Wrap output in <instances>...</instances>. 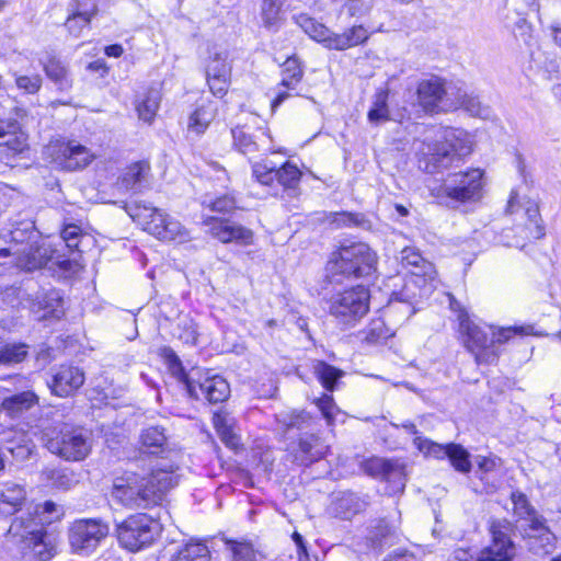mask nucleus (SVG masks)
<instances>
[{"label":"nucleus","instance_id":"obj_30","mask_svg":"<svg viewBox=\"0 0 561 561\" xmlns=\"http://www.w3.org/2000/svg\"><path fill=\"white\" fill-rule=\"evenodd\" d=\"M150 165L146 161H138L129 165L121 178V185L126 191H140L148 182Z\"/></svg>","mask_w":561,"mask_h":561},{"label":"nucleus","instance_id":"obj_19","mask_svg":"<svg viewBox=\"0 0 561 561\" xmlns=\"http://www.w3.org/2000/svg\"><path fill=\"white\" fill-rule=\"evenodd\" d=\"M400 517L397 514L388 518L371 520L368 527L367 540L374 549L382 550L396 545L400 539Z\"/></svg>","mask_w":561,"mask_h":561},{"label":"nucleus","instance_id":"obj_42","mask_svg":"<svg viewBox=\"0 0 561 561\" xmlns=\"http://www.w3.org/2000/svg\"><path fill=\"white\" fill-rule=\"evenodd\" d=\"M225 545L231 554L232 561H254L256 558V551L248 540L226 539Z\"/></svg>","mask_w":561,"mask_h":561},{"label":"nucleus","instance_id":"obj_7","mask_svg":"<svg viewBox=\"0 0 561 561\" xmlns=\"http://www.w3.org/2000/svg\"><path fill=\"white\" fill-rule=\"evenodd\" d=\"M483 171L471 169L448 174L439 185L431 188V194L439 204L456 206L459 203L474 202L481 197Z\"/></svg>","mask_w":561,"mask_h":561},{"label":"nucleus","instance_id":"obj_56","mask_svg":"<svg viewBox=\"0 0 561 561\" xmlns=\"http://www.w3.org/2000/svg\"><path fill=\"white\" fill-rule=\"evenodd\" d=\"M316 404L321 411L323 417L327 420L328 425H332L335 421L336 414L340 412L333 397L325 393L316 400Z\"/></svg>","mask_w":561,"mask_h":561},{"label":"nucleus","instance_id":"obj_18","mask_svg":"<svg viewBox=\"0 0 561 561\" xmlns=\"http://www.w3.org/2000/svg\"><path fill=\"white\" fill-rule=\"evenodd\" d=\"M455 91L456 87H446L440 78L433 77L419 83L417 96L426 111H434L437 107L449 110L447 103L451 102Z\"/></svg>","mask_w":561,"mask_h":561},{"label":"nucleus","instance_id":"obj_64","mask_svg":"<svg viewBox=\"0 0 561 561\" xmlns=\"http://www.w3.org/2000/svg\"><path fill=\"white\" fill-rule=\"evenodd\" d=\"M291 537L296 545V552H297L296 561H313L308 553L304 537L297 531H295ZM279 561H285V560L280 559ZM314 561H317V558H314Z\"/></svg>","mask_w":561,"mask_h":561},{"label":"nucleus","instance_id":"obj_50","mask_svg":"<svg viewBox=\"0 0 561 561\" xmlns=\"http://www.w3.org/2000/svg\"><path fill=\"white\" fill-rule=\"evenodd\" d=\"M414 445L421 453H424L425 455L432 456L436 459H445L449 453V444H437L422 436L414 437Z\"/></svg>","mask_w":561,"mask_h":561},{"label":"nucleus","instance_id":"obj_52","mask_svg":"<svg viewBox=\"0 0 561 561\" xmlns=\"http://www.w3.org/2000/svg\"><path fill=\"white\" fill-rule=\"evenodd\" d=\"M276 181L284 187H295L301 176L300 170L293 163L286 162L276 169Z\"/></svg>","mask_w":561,"mask_h":561},{"label":"nucleus","instance_id":"obj_47","mask_svg":"<svg viewBox=\"0 0 561 561\" xmlns=\"http://www.w3.org/2000/svg\"><path fill=\"white\" fill-rule=\"evenodd\" d=\"M330 222L335 228L341 227H363L366 228L369 226L368 220L365 218L363 214L357 213H333L330 215Z\"/></svg>","mask_w":561,"mask_h":561},{"label":"nucleus","instance_id":"obj_57","mask_svg":"<svg viewBox=\"0 0 561 561\" xmlns=\"http://www.w3.org/2000/svg\"><path fill=\"white\" fill-rule=\"evenodd\" d=\"M526 215L529 221L528 230L529 237L533 239H540L545 236V228L541 225L539 208L537 205H531L526 209Z\"/></svg>","mask_w":561,"mask_h":561},{"label":"nucleus","instance_id":"obj_43","mask_svg":"<svg viewBox=\"0 0 561 561\" xmlns=\"http://www.w3.org/2000/svg\"><path fill=\"white\" fill-rule=\"evenodd\" d=\"M26 137L24 134L11 131L3 141H0V159H10L26 148Z\"/></svg>","mask_w":561,"mask_h":561},{"label":"nucleus","instance_id":"obj_16","mask_svg":"<svg viewBox=\"0 0 561 561\" xmlns=\"http://www.w3.org/2000/svg\"><path fill=\"white\" fill-rule=\"evenodd\" d=\"M194 375H198V377L187 383L190 397L216 404L224 402L230 396L229 383L222 377L208 374L202 376L199 371Z\"/></svg>","mask_w":561,"mask_h":561},{"label":"nucleus","instance_id":"obj_27","mask_svg":"<svg viewBox=\"0 0 561 561\" xmlns=\"http://www.w3.org/2000/svg\"><path fill=\"white\" fill-rule=\"evenodd\" d=\"M368 37V31L363 25H355L342 34L332 32L331 39L328 42V48L344 50L365 43Z\"/></svg>","mask_w":561,"mask_h":561},{"label":"nucleus","instance_id":"obj_40","mask_svg":"<svg viewBox=\"0 0 561 561\" xmlns=\"http://www.w3.org/2000/svg\"><path fill=\"white\" fill-rule=\"evenodd\" d=\"M28 346L25 343L0 344V367H10L25 360Z\"/></svg>","mask_w":561,"mask_h":561},{"label":"nucleus","instance_id":"obj_3","mask_svg":"<svg viewBox=\"0 0 561 561\" xmlns=\"http://www.w3.org/2000/svg\"><path fill=\"white\" fill-rule=\"evenodd\" d=\"M7 542L27 561H46L54 554V546L37 511L24 512L12 520Z\"/></svg>","mask_w":561,"mask_h":561},{"label":"nucleus","instance_id":"obj_60","mask_svg":"<svg viewBox=\"0 0 561 561\" xmlns=\"http://www.w3.org/2000/svg\"><path fill=\"white\" fill-rule=\"evenodd\" d=\"M36 511L44 525L50 524L55 518H59L62 515V510L51 501H46L43 505L36 506L34 512Z\"/></svg>","mask_w":561,"mask_h":561},{"label":"nucleus","instance_id":"obj_59","mask_svg":"<svg viewBox=\"0 0 561 561\" xmlns=\"http://www.w3.org/2000/svg\"><path fill=\"white\" fill-rule=\"evenodd\" d=\"M43 79L39 75L33 76H15V84L20 90L34 94L39 91Z\"/></svg>","mask_w":561,"mask_h":561},{"label":"nucleus","instance_id":"obj_61","mask_svg":"<svg viewBox=\"0 0 561 561\" xmlns=\"http://www.w3.org/2000/svg\"><path fill=\"white\" fill-rule=\"evenodd\" d=\"M81 237V229L76 225H68L61 231V239L64 240L66 248L72 252L73 250H79Z\"/></svg>","mask_w":561,"mask_h":561},{"label":"nucleus","instance_id":"obj_37","mask_svg":"<svg viewBox=\"0 0 561 561\" xmlns=\"http://www.w3.org/2000/svg\"><path fill=\"white\" fill-rule=\"evenodd\" d=\"M286 0H263L261 5V19L263 26L276 32L283 21V7Z\"/></svg>","mask_w":561,"mask_h":561},{"label":"nucleus","instance_id":"obj_13","mask_svg":"<svg viewBox=\"0 0 561 561\" xmlns=\"http://www.w3.org/2000/svg\"><path fill=\"white\" fill-rule=\"evenodd\" d=\"M108 527L98 519L76 520L69 529V543L78 553L93 552L107 536Z\"/></svg>","mask_w":561,"mask_h":561},{"label":"nucleus","instance_id":"obj_51","mask_svg":"<svg viewBox=\"0 0 561 561\" xmlns=\"http://www.w3.org/2000/svg\"><path fill=\"white\" fill-rule=\"evenodd\" d=\"M387 92L376 94L374 106L368 112V121L373 124H379L389 119V110L387 105Z\"/></svg>","mask_w":561,"mask_h":561},{"label":"nucleus","instance_id":"obj_8","mask_svg":"<svg viewBox=\"0 0 561 561\" xmlns=\"http://www.w3.org/2000/svg\"><path fill=\"white\" fill-rule=\"evenodd\" d=\"M376 253L366 243L354 242L333 252L327 270L332 276L365 277L376 271Z\"/></svg>","mask_w":561,"mask_h":561},{"label":"nucleus","instance_id":"obj_15","mask_svg":"<svg viewBox=\"0 0 561 561\" xmlns=\"http://www.w3.org/2000/svg\"><path fill=\"white\" fill-rule=\"evenodd\" d=\"M203 225L207 227L206 232L221 243H236L250 245L253 243V231L241 224L228 218L206 217Z\"/></svg>","mask_w":561,"mask_h":561},{"label":"nucleus","instance_id":"obj_1","mask_svg":"<svg viewBox=\"0 0 561 561\" xmlns=\"http://www.w3.org/2000/svg\"><path fill=\"white\" fill-rule=\"evenodd\" d=\"M178 483V476L163 469L152 470L146 476L125 471L113 479L110 497L116 505L129 510L149 508L160 504Z\"/></svg>","mask_w":561,"mask_h":561},{"label":"nucleus","instance_id":"obj_24","mask_svg":"<svg viewBox=\"0 0 561 561\" xmlns=\"http://www.w3.org/2000/svg\"><path fill=\"white\" fill-rule=\"evenodd\" d=\"M401 262L404 266H411V274L415 278H422L423 283L433 282L436 278V270L433 263L426 261L419 251L405 248L401 252Z\"/></svg>","mask_w":561,"mask_h":561},{"label":"nucleus","instance_id":"obj_5","mask_svg":"<svg viewBox=\"0 0 561 561\" xmlns=\"http://www.w3.org/2000/svg\"><path fill=\"white\" fill-rule=\"evenodd\" d=\"M460 318V328L467 334V346L474 353L478 364H492L499 358V350L495 344L508 341L513 334L529 335L533 327H508L494 330L492 327L485 329L473 324L468 319Z\"/></svg>","mask_w":561,"mask_h":561},{"label":"nucleus","instance_id":"obj_21","mask_svg":"<svg viewBox=\"0 0 561 561\" xmlns=\"http://www.w3.org/2000/svg\"><path fill=\"white\" fill-rule=\"evenodd\" d=\"M95 159V154L89 148L76 140H69L59 145L55 161L64 170L77 171L85 168Z\"/></svg>","mask_w":561,"mask_h":561},{"label":"nucleus","instance_id":"obj_31","mask_svg":"<svg viewBox=\"0 0 561 561\" xmlns=\"http://www.w3.org/2000/svg\"><path fill=\"white\" fill-rule=\"evenodd\" d=\"M295 23L313 41L321 43L328 48V42L331 39L332 32L322 23L311 18L307 13H300L294 16Z\"/></svg>","mask_w":561,"mask_h":561},{"label":"nucleus","instance_id":"obj_63","mask_svg":"<svg viewBox=\"0 0 561 561\" xmlns=\"http://www.w3.org/2000/svg\"><path fill=\"white\" fill-rule=\"evenodd\" d=\"M179 329L181 330L179 333L180 340L185 344H196L198 334L196 324L193 321H183V323L179 325Z\"/></svg>","mask_w":561,"mask_h":561},{"label":"nucleus","instance_id":"obj_4","mask_svg":"<svg viewBox=\"0 0 561 561\" xmlns=\"http://www.w3.org/2000/svg\"><path fill=\"white\" fill-rule=\"evenodd\" d=\"M514 515L517 517V527L527 539L528 549L538 556L552 552L556 536L546 525V520L530 505L527 496L514 491L511 494Z\"/></svg>","mask_w":561,"mask_h":561},{"label":"nucleus","instance_id":"obj_36","mask_svg":"<svg viewBox=\"0 0 561 561\" xmlns=\"http://www.w3.org/2000/svg\"><path fill=\"white\" fill-rule=\"evenodd\" d=\"M167 434L162 426L151 425L144 428L140 433V443L150 454H159L164 450L167 445Z\"/></svg>","mask_w":561,"mask_h":561},{"label":"nucleus","instance_id":"obj_45","mask_svg":"<svg viewBox=\"0 0 561 561\" xmlns=\"http://www.w3.org/2000/svg\"><path fill=\"white\" fill-rule=\"evenodd\" d=\"M233 144L243 154H252L259 150V145L252 134L244 127H234L231 129Z\"/></svg>","mask_w":561,"mask_h":561},{"label":"nucleus","instance_id":"obj_58","mask_svg":"<svg viewBox=\"0 0 561 561\" xmlns=\"http://www.w3.org/2000/svg\"><path fill=\"white\" fill-rule=\"evenodd\" d=\"M276 169L277 168L271 162L255 163L252 167L253 175L264 185H270L276 181Z\"/></svg>","mask_w":561,"mask_h":561},{"label":"nucleus","instance_id":"obj_11","mask_svg":"<svg viewBox=\"0 0 561 561\" xmlns=\"http://www.w3.org/2000/svg\"><path fill=\"white\" fill-rule=\"evenodd\" d=\"M159 534L160 524L146 514L131 515L117 528L119 543L131 552L151 546Z\"/></svg>","mask_w":561,"mask_h":561},{"label":"nucleus","instance_id":"obj_38","mask_svg":"<svg viewBox=\"0 0 561 561\" xmlns=\"http://www.w3.org/2000/svg\"><path fill=\"white\" fill-rule=\"evenodd\" d=\"M208 547L202 541H190L173 553L169 561H210Z\"/></svg>","mask_w":561,"mask_h":561},{"label":"nucleus","instance_id":"obj_28","mask_svg":"<svg viewBox=\"0 0 561 561\" xmlns=\"http://www.w3.org/2000/svg\"><path fill=\"white\" fill-rule=\"evenodd\" d=\"M447 104L449 110L461 107L472 116L483 118L489 116V107L483 106L478 96L473 95L472 93H468L467 90L462 88L456 87L453 100Z\"/></svg>","mask_w":561,"mask_h":561},{"label":"nucleus","instance_id":"obj_34","mask_svg":"<svg viewBox=\"0 0 561 561\" xmlns=\"http://www.w3.org/2000/svg\"><path fill=\"white\" fill-rule=\"evenodd\" d=\"M98 7L95 2H92L89 7H83L81 3H77L72 13L66 20V27L69 33L73 36H79L82 28L88 26L91 19L96 14Z\"/></svg>","mask_w":561,"mask_h":561},{"label":"nucleus","instance_id":"obj_29","mask_svg":"<svg viewBox=\"0 0 561 561\" xmlns=\"http://www.w3.org/2000/svg\"><path fill=\"white\" fill-rule=\"evenodd\" d=\"M47 78L53 81L61 91H67L72 85V80L68 67L56 56H48L41 60Z\"/></svg>","mask_w":561,"mask_h":561},{"label":"nucleus","instance_id":"obj_49","mask_svg":"<svg viewBox=\"0 0 561 561\" xmlns=\"http://www.w3.org/2000/svg\"><path fill=\"white\" fill-rule=\"evenodd\" d=\"M160 94L156 90H151L147 93L145 99L137 105L139 117L150 123L159 108Z\"/></svg>","mask_w":561,"mask_h":561},{"label":"nucleus","instance_id":"obj_44","mask_svg":"<svg viewBox=\"0 0 561 561\" xmlns=\"http://www.w3.org/2000/svg\"><path fill=\"white\" fill-rule=\"evenodd\" d=\"M280 85L291 90L301 81L304 71L296 57H289L283 65Z\"/></svg>","mask_w":561,"mask_h":561},{"label":"nucleus","instance_id":"obj_32","mask_svg":"<svg viewBox=\"0 0 561 561\" xmlns=\"http://www.w3.org/2000/svg\"><path fill=\"white\" fill-rule=\"evenodd\" d=\"M276 421L285 432L313 428V419L306 411L284 410L276 414Z\"/></svg>","mask_w":561,"mask_h":561},{"label":"nucleus","instance_id":"obj_14","mask_svg":"<svg viewBox=\"0 0 561 561\" xmlns=\"http://www.w3.org/2000/svg\"><path fill=\"white\" fill-rule=\"evenodd\" d=\"M510 529L507 520H493L490 525L492 543L478 553L477 561H511L515 546L508 536Z\"/></svg>","mask_w":561,"mask_h":561},{"label":"nucleus","instance_id":"obj_25","mask_svg":"<svg viewBox=\"0 0 561 561\" xmlns=\"http://www.w3.org/2000/svg\"><path fill=\"white\" fill-rule=\"evenodd\" d=\"M26 502V491L23 485L5 482L0 489V514L10 516L22 508Z\"/></svg>","mask_w":561,"mask_h":561},{"label":"nucleus","instance_id":"obj_2","mask_svg":"<svg viewBox=\"0 0 561 561\" xmlns=\"http://www.w3.org/2000/svg\"><path fill=\"white\" fill-rule=\"evenodd\" d=\"M472 150L467 131L453 127H438L421 141L417 153L420 163L427 173L440 172Z\"/></svg>","mask_w":561,"mask_h":561},{"label":"nucleus","instance_id":"obj_46","mask_svg":"<svg viewBox=\"0 0 561 561\" xmlns=\"http://www.w3.org/2000/svg\"><path fill=\"white\" fill-rule=\"evenodd\" d=\"M469 453L459 444L449 443V453L447 458L455 470L461 473H468L471 470Z\"/></svg>","mask_w":561,"mask_h":561},{"label":"nucleus","instance_id":"obj_9","mask_svg":"<svg viewBox=\"0 0 561 561\" xmlns=\"http://www.w3.org/2000/svg\"><path fill=\"white\" fill-rule=\"evenodd\" d=\"M369 291L355 286L331 296L329 312L339 323L354 327L369 310Z\"/></svg>","mask_w":561,"mask_h":561},{"label":"nucleus","instance_id":"obj_22","mask_svg":"<svg viewBox=\"0 0 561 561\" xmlns=\"http://www.w3.org/2000/svg\"><path fill=\"white\" fill-rule=\"evenodd\" d=\"M39 403V397L32 390L18 392L3 398L0 409L13 420L24 419Z\"/></svg>","mask_w":561,"mask_h":561},{"label":"nucleus","instance_id":"obj_62","mask_svg":"<svg viewBox=\"0 0 561 561\" xmlns=\"http://www.w3.org/2000/svg\"><path fill=\"white\" fill-rule=\"evenodd\" d=\"M207 205L213 211L229 213L236 208L237 202L232 195L226 194L210 201Z\"/></svg>","mask_w":561,"mask_h":561},{"label":"nucleus","instance_id":"obj_55","mask_svg":"<svg viewBox=\"0 0 561 561\" xmlns=\"http://www.w3.org/2000/svg\"><path fill=\"white\" fill-rule=\"evenodd\" d=\"M393 332L389 329L385 321L380 318L370 321L365 331V339L368 342L375 343L380 340H386L391 336Z\"/></svg>","mask_w":561,"mask_h":561},{"label":"nucleus","instance_id":"obj_33","mask_svg":"<svg viewBox=\"0 0 561 561\" xmlns=\"http://www.w3.org/2000/svg\"><path fill=\"white\" fill-rule=\"evenodd\" d=\"M333 505L336 515L344 519H348L353 515L364 511L367 503L357 494L350 491H345L339 494Z\"/></svg>","mask_w":561,"mask_h":561},{"label":"nucleus","instance_id":"obj_12","mask_svg":"<svg viewBox=\"0 0 561 561\" xmlns=\"http://www.w3.org/2000/svg\"><path fill=\"white\" fill-rule=\"evenodd\" d=\"M49 451L65 460H83L91 450V439L88 431L64 424L55 437L46 442Z\"/></svg>","mask_w":561,"mask_h":561},{"label":"nucleus","instance_id":"obj_54","mask_svg":"<svg viewBox=\"0 0 561 561\" xmlns=\"http://www.w3.org/2000/svg\"><path fill=\"white\" fill-rule=\"evenodd\" d=\"M214 424L222 442L232 449L238 448L239 437L232 432L227 417L220 414H215Z\"/></svg>","mask_w":561,"mask_h":561},{"label":"nucleus","instance_id":"obj_48","mask_svg":"<svg viewBox=\"0 0 561 561\" xmlns=\"http://www.w3.org/2000/svg\"><path fill=\"white\" fill-rule=\"evenodd\" d=\"M206 75L207 78H230L231 67L227 61V54H214L207 65Z\"/></svg>","mask_w":561,"mask_h":561},{"label":"nucleus","instance_id":"obj_26","mask_svg":"<svg viewBox=\"0 0 561 561\" xmlns=\"http://www.w3.org/2000/svg\"><path fill=\"white\" fill-rule=\"evenodd\" d=\"M371 466L379 470L381 477L389 483H392L393 492H402L405 486L404 466L398 461L387 459H376Z\"/></svg>","mask_w":561,"mask_h":561},{"label":"nucleus","instance_id":"obj_17","mask_svg":"<svg viewBox=\"0 0 561 561\" xmlns=\"http://www.w3.org/2000/svg\"><path fill=\"white\" fill-rule=\"evenodd\" d=\"M328 446L316 434L305 432L290 443L288 453L298 466L308 467L324 457Z\"/></svg>","mask_w":561,"mask_h":561},{"label":"nucleus","instance_id":"obj_6","mask_svg":"<svg viewBox=\"0 0 561 561\" xmlns=\"http://www.w3.org/2000/svg\"><path fill=\"white\" fill-rule=\"evenodd\" d=\"M129 216L144 227V230L160 240L179 243L191 240L190 231L163 210L145 203L127 206Z\"/></svg>","mask_w":561,"mask_h":561},{"label":"nucleus","instance_id":"obj_23","mask_svg":"<svg viewBox=\"0 0 561 561\" xmlns=\"http://www.w3.org/2000/svg\"><path fill=\"white\" fill-rule=\"evenodd\" d=\"M12 248L16 250L14 259L26 250H32V244L38 240V233L35 230L33 221H20L12 229L5 231Z\"/></svg>","mask_w":561,"mask_h":561},{"label":"nucleus","instance_id":"obj_39","mask_svg":"<svg viewBox=\"0 0 561 561\" xmlns=\"http://www.w3.org/2000/svg\"><path fill=\"white\" fill-rule=\"evenodd\" d=\"M313 373L323 388L330 392L334 391L337 381L344 376V371L322 360L313 364Z\"/></svg>","mask_w":561,"mask_h":561},{"label":"nucleus","instance_id":"obj_20","mask_svg":"<svg viewBox=\"0 0 561 561\" xmlns=\"http://www.w3.org/2000/svg\"><path fill=\"white\" fill-rule=\"evenodd\" d=\"M84 373L77 366L61 365L53 374L48 387L61 398L73 394L84 382Z\"/></svg>","mask_w":561,"mask_h":561},{"label":"nucleus","instance_id":"obj_35","mask_svg":"<svg viewBox=\"0 0 561 561\" xmlns=\"http://www.w3.org/2000/svg\"><path fill=\"white\" fill-rule=\"evenodd\" d=\"M216 113V102L207 101L201 103L190 116L188 130L194 131L197 135L203 134L209 126L210 122L215 118Z\"/></svg>","mask_w":561,"mask_h":561},{"label":"nucleus","instance_id":"obj_10","mask_svg":"<svg viewBox=\"0 0 561 561\" xmlns=\"http://www.w3.org/2000/svg\"><path fill=\"white\" fill-rule=\"evenodd\" d=\"M32 250L23 251L21 255L16 256L13 265L25 271H35L53 262L68 274H76L82 268L77 256L66 257L60 250L53 248L50 243L43 242L39 244L37 240L36 243L32 244Z\"/></svg>","mask_w":561,"mask_h":561},{"label":"nucleus","instance_id":"obj_41","mask_svg":"<svg viewBox=\"0 0 561 561\" xmlns=\"http://www.w3.org/2000/svg\"><path fill=\"white\" fill-rule=\"evenodd\" d=\"M161 356L163 357L170 374L176 378L181 383L184 385L187 390V383L195 379L194 375H187L182 366L180 357L171 347H163L161 350Z\"/></svg>","mask_w":561,"mask_h":561},{"label":"nucleus","instance_id":"obj_53","mask_svg":"<svg viewBox=\"0 0 561 561\" xmlns=\"http://www.w3.org/2000/svg\"><path fill=\"white\" fill-rule=\"evenodd\" d=\"M214 424L222 442L232 449L238 448L239 437L232 432L227 417L220 414H215Z\"/></svg>","mask_w":561,"mask_h":561}]
</instances>
